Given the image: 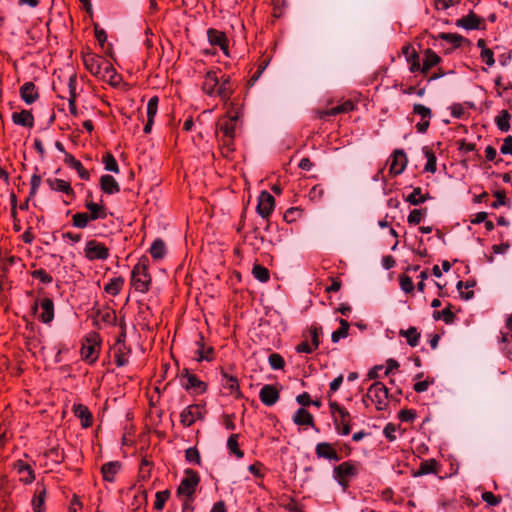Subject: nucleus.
Returning a JSON list of instances; mask_svg holds the SVG:
<instances>
[{
	"mask_svg": "<svg viewBox=\"0 0 512 512\" xmlns=\"http://www.w3.org/2000/svg\"><path fill=\"white\" fill-rule=\"evenodd\" d=\"M239 119L238 113L222 116L216 123V133L219 136L221 154L225 158H231L235 151L236 126Z\"/></svg>",
	"mask_w": 512,
	"mask_h": 512,
	"instance_id": "1",
	"label": "nucleus"
},
{
	"mask_svg": "<svg viewBox=\"0 0 512 512\" xmlns=\"http://www.w3.org/2000/svg\"><path fill=\"white\" fill-rule=\"evenodd\" d=\"M202 90L209 96H219L223 101H228L234 91L230 77L219 68L205 73Z\"/></svg>",
	"mask_w": 512,
	"mask_h": 512,
	"instance_id": "2",
	"label": "nucleus"
},
{
	"mask_svg": "<svg viewBox=\"0 0 512 512\" xmlns=\"http://www.w3.org/2000/svg\"><path fill=\"white\" fill-rule=\"evenodd\" d=\"M95 38L97 39L101 48V55L91 52L88 48L82 51L83 64H97L99 59H103L107 64L117 62V57L114 53L113 47L107 43V34L104 29L95 25Z\"/></svg>",
	"mask_w": 512,
	"mask_h": 512,
	"instance_id": "3",
	"label": "nucleus"
},
{
	"mask_svg": "<svg viewBox=\"0 0 512 512\" xmlns=\"http://www.w3.org/2000/svg\"><path fill=\"white\" fill-rule=\"evenodd\" d=\"M148 267V258L142 257L133 267L131 272V285L136 291L140 293H146L150 288L151 276L148 272Z\"/></svg>",
	"mask_w": 512,
	"mask_h": 512,
	"instance_id": "4",
	"label": "nucleus"
},
{
	"mask_svg": "<svg viewBox=\"0 0 512 512\" xmlns=\"http://www.w3.org/2000/svg\"><path fill=\"white\" fill-rule=\"evenodd\" d=\"M388 395L387 387L382 382L376 381L368 388L362 401L366 407L369 406L368 401H370L375 404L378 411H383L388 407Z\"/></svg>",
	"mask_w": 512,
	"mask_h": 512,
	"instance_id": "5",
	"label": "nucleus"
},
{
	"mask_svg": "<svg viewBox=\"0 0 512 512\" xmlns=\"http://www.w3.org/2000/svg\"><path fill=\"white\" fill-rule=\"evenodd\" d=\"M358 474L359 464L352 460L344 461L333 468V478L343 490L349 487L350 480Z\"/></svg>",
	"mask_w": 512,
	"mask_h": 512,
	"instance_id": "6",
	"label": "nucleus"
},
{
	"mask_svg": "<svg viewBox=\"0 0 512 512\" xmlns=\"http://www.w3.org/2000/svg\"><path fill=\"white\" fill-rule=\"evenodd\" d=\"M433 47L442 49L444 53H451L456 48H459L464 43L470 45L471 42L467 38L457 33H439L433 38Z\"/></svg>",
	"mask_w": 512,
	"mask_h": 512,
	"instance_id": "7",
	"label": "nucleus"
},
{
	"mask_svg": "<svg viewBox=\"0 0 512 512\" xmlns=\"http://www.w3.org/2000/svg\"><path fill=\"white\" fill-rule=\"evenodd\" d=\"M100 338L98 333H91L85 338L81 347V357L92 364L97 361L100 352Z\"/></svg>",
	"mask_w": 512,
	"mask_h": 512,
	"instance_id": "8",
	"label": "nucleus"
},
{
	"mask_svg": "<svg viewBox=\"0 0 512 512\" xmlns=\"http://www.w3.org/2000/svg\"><path fill=\"white\" fill-rule=\"evenodd\" d=\"M184 473L185 477L181 480L177 488V495L186 496L191 500L200 482V476L195 470L189 468L186 469Z\"/></svg>",
	"mask_w": 512,
	"mask_h": 512,
	"instance_id": "9",
	"label": "nucleus"
},
{
	"mask_svg": "<svg viewBox=\"0 0 512 512\" xmlns=\"http://www.w3.org/2000/svg\"><path fill=\"white\" fill-rule=\"evenodd\" d=\"M89 72L113 87H117L122 82V76L116 71L114 66H86Z\"/></svg>",
	"mask_w": 512,
	"mask_h": 512,
	"instance_id": "10",
	"label": "nucleus"
},
{
	"mask_svg": "<svg viewBox=\"0 0 512 512\" xmlns=\"http://www.w3.org/2000/svg\"><path fill=\"white\" fill-rule=\"evenodd\" d=\"M84 255L89 261L106 260L109 257V249L97 240H89L85 245Z\"/></svg>",
	"mask_w": 512,
	"mask_h": 512,
	"instance_id": "11",
	"label": "nucleus"
},
{
	"mask_svg": "<svg viewBox=\"0 0 512 512\" xmlns=\"http://www.w3.org/2000/svg\"><path fill=\"white\" fill-rule=\"evenodd\" d=\"M205 410L199 404H191L187 406L180 414V423L184 427L192 426L197 420H203Z\"/></svg>",
	"mask_w": 512,
	"mask_h": 512,
	"instance_id": "12",
	"label": "nucleus"
},
{
	"mask_svg": "<svg viewBox=\"0 0 512 512\" xmlns=\"http://www.w3.org/2000/svg\"><path fill=\"white\" fill-rule=\"evenodd\" d=\"M413 114L420 117V121L415 126L417 132L421 134L426 133L433 115L431 109L423 104L416 103L413 106Z\"/></svg>",
	"mask_w": 512,
	"mask_h": 512,
	"instance_id": "13",
	"label": "nucleus"
},
{
	"mask_svg": "<svg viewBox=\"0 0 512 512\" xmlns=\"http://www.w3.org/2000/svg\"><path fill=\"white\" fill-rule=\"evenodd\" d=\"M275 208V199L267 191H262L258 196V203L256 206L257 213L263 218L268 220Z\"/></svg>",
	"mask_w": 512,
	"mask_h": 512,
	"instance_id": "14",
	"label": "nucleus"
},
{
	"mask_svg": "<svg viewBox=\"0 0 512 512\" xmlns=\"http://www.w3.org/2000/svg\"><path fill=\"white\" fill-rule=\"evenodd\" d=\"M38 301H35L32 305L31 309L33 313H36L38 310ZM41 313L39 314V319L41 322L48 324L54 318V303L50 298H44L40 302Z\"/></svg>",
	"mask_w": 512,
	"mask_h": 512,
	"instance_id": "15",
	"label": "nucleus"
},
{
	"mask_svg": "<svg viewBox=\"0 0 512 512\" xmlns=\"http://www.w3.org/2000/svg\"><path fill=\"white\" fill-rule=\"evenodd\" d=\"M111 349L113 351L115 364L118 367L126 366L129 363L132 350L126 342L115 341Z\"/></svg>",
	"mask_w": 512,
	"mask_h": 512,
	"instance_id": "16",
	"label": "nucleus"
},
{
	"mask_svg": "<svg viewBox=\"0 0 512 512\" xmlns=\"http://www.w3.org/2000/svg\"><path fill=\"white\" fill-rule=\"evenodd\" d=\"M85 208L88 210V216L91 221L103 220L107 218L106 208L101 203H95L92 200V193L89 192L85 198Z\"/></svg>",
	"mask_w": 512,
	"mask_h": 512,
	"instance_id": "17",
	"label": "nucleus"
},
{
	"mask_svg": "<svg viewBox=\"0 0 512 512\" xmlns=\"http://www.w3.org/2000/svg\"><path fill=\"white\" fill-rule=\"evenodd\" d=\"M456 26L466 30H483L485 29V20L471 10L466 16L456 21Z\"/></svg>",
	"mask_w": 512,
	"mask_h": 512,
	"instance_id": "18",
	"label": "nucleus"
},
{
	"mask_svg": "<svg viewBox=\"0 0 512 512\" xmlns=\"http://www.w3.org/2000/svg\"><path fill=\"white\" fill-rule=\"evenodd\" d=\"M207 37L211 46H218L226 56H229V41L224 32L217 30L215 28H209L207 30Z\"/></svg>",
	"mask_w": 512,
	"mask_h": 512,
	"instance_id": "19",
	"label": "nucleus"
},
{
	"mask_svg": "<svg viewBox=\"0 0 512 512\" xmlns=\"http://www.w3.org/2000/svg\"><path fill=\"white\" fill-rule=\"evenodd\" d=\"M407 156L401 149H396L390 159L389 173L392 175H400L407 166Z\"/></svg>",
	"mask_w": 512,
	"mask_h": 512,
	"instance_id": "20",
	"label": "nucleus"
},
{
	"mask_svg": "<svg viewBox=\"0 0 512 512\" xmlns=\"http://www.w3.org/2000/svg\"><path fill=\"white\" fill-rule=\"evenodd\" d=\"M259 398L264 405L271 407L279 400L280 392L274 385L266 384L261 388Z\"/></svg>",
	"mask_w": 512,
	"mask_h": 512,
	"instance_id": "21",
	"label": "nucleus"
},
{
	"mask_svg": "<svg viewBox=\"0 0 512 512\" xmlns=\"http://www.w3.org/2000/svg\"><path fill=\"white\" fill-rule=\"evenodd\" d=\"M13 469L20 475L19 480L24 484H31L35 480L33 468L23 460L15 461Z\"/></svg>",
	"mask_w": 512,
	"mask_h": 512,
	"instance_id": "22",
	"label": "nucleus"
},
{
	"mask_svg": "<svg viewBox=\"0 0 512 512\" xmlns=\"http://www.w3.org/2000/svg\"><path fill=\"white\" fill-rule=\"evenodd\" d=\"M315 454L318 458L327 459L329 461L338 462L341 456L335 448L328 442H320L315 447Z\"/></svg>",
	"mask_w": 512,
	"mask_h": 512,
	"instance_id": "23",
	"label": "nucleus"
},
{
	"mask_svg": "<svg viewBox=\"0 0 512 512\" xmlns=\"http://www.w3.org/2000/svg\"><path fill=\"white\" fill-rule=\"evenodd\" d=\"M333 423L335 425V429L339 435L346 436L351 432V416L350 413L344 409L337 416H334Z\"/></svg>",
	"mask_w": 512,
	"mask_h": 512,
	"instance_id": "24",
	"label": "nucleus"
},
{
	"mask_svg": "<svg viewBox=\"0 0 512 512\" xmlns=\"http://www.w3.org/2000/svg\"><path fill=\"white\" fill-rule=\"evenodd\" d=\"M197 349L195 354L197 355V362L212 361L214 359V348L212 346H206L204 342V336L202 333L198 334V340L196 341Z\"/></svg>",
	"mask_w": 512,
	"mask_h": 512,
	"instance_id": "25",
	"label": "nucleus"
},
{
	"mask_svg": "<svg viewBox=\"0 0 512 512\" xmlns=\"http://www.w3.org/2000/svg\"><path fill=\"white\" fill-rule=\"evenodd\" d=\"M47 496V489L44 483L38 482L36 484L34 496L31 501V505L34 512L45 511V500Z\"/></svg>",
	"mask_w": 512,
	"mask_h": 512,
	"instance_id": "26",
	"label": "nucleus"
},
{
	"mask_svg": "<svg viewBox=\"0 0 512 512\" xmlns=\"http://www.w3.org/2000/svg\"><path fill=\"white\" fill-rule=\"evenodd\" d=\"M355 109V104L351 100H346L342 104L337 105L328 110L317 111V117L319 119H326L329 116H335L342 113H348Z\"/></svg>",
	"mask_w": 512,
	"mask_h": 512,
	"instance_id": "27",
	"label": "nucleus"
},
{
	"mask_svg": "<svg viewBox=\"0 0 512 512\" xmlns=\"http://www.w3.org/2000/svg\"><path fill=\"white\" fill-rule=\"evenodd\" d=\"M76 83H77V77L76 73L72 72L68 75V88H69V112L72 116L77 117L78 116V110L76 107Z\"/></svg>",
	"mask_w": 512,
	"mask_h": 512,
	"instance_id": "28",
	"label": "nucleus"
},
{
	"mask_svg": "<svg viewBox=\"0 0 512 512\" xmlns=\"http://www.w3.org/2000/svg\"><path fill=\"white\" fill-rule=\"evenodd\" d=\"M46 183L53 191L62 192L71 199L75 197V192L68 181L59 178H48Z\"/></svg>",
	"mask_w": 512,
	"mask_h": 512,
	"instance_id": "29",
	"label": "nucleus"
},
{
	"mask_svg": "<svg viewBox=\"0 0 512 512\" xmlns=\"http://www.w3.org/2000/svg\"><path fill=\"white\" fill-rule=\"evenodd\" d=\"M72 410L74 415L80 419L81 426L83 428H89L92 426L93 416L86 405L81 403L74 404Z\"/></svg>",
	"mask_w": 512,
	"mask_h": 512,
	"instance_id": "30",
	"label": "nucleus"
},
{
	"mask_svg": "<svg viewBox=\"0 0 512 512\" xmlns=\"http://www.w3.org/2000/svg\"><path fill=\"white\" fill-rule=\"evenodd\" d=\"M222 386L229 391L230 394H234L237 398L241 397V391L237 377L230 375L225 370H221Z\"/></svg>",
	"mask_w": 512,
	"mask_h": 512,
	"instance_id": "31",
	"label": "nucleus"
},
{
	"mask_svg": "<svg viewBox=\"0 0 512 512\" xmlns=\"http://www.w3.org/2000/svg\"><path fill=\"white\" fill-rule=\"evenodd\" d=\"M100 188L105 194L113 195L120 192V185L116 179L109 174L102 175L100 178Z\"/></svg>",
	"mask_w": 512,
	"mask_h": 512,
	"instance_id": "32",
	"label": "nucleus"
},
{
	"mask_svg": "<svg viewBox=\"0 0 512 512\" xmlns=\"http://www.w3.org/2000/svg\"><path fill=\"white\" fill-rule=\"evenodd\" d=\"M20 96L22 100L26 104H32L39 98V93L37 92L35 85L33 82H26L20 88Z\"/></svg>",
	"mask_w": 512,
	"mask_h": 512,
	"instance_id": "33",
	"label": "nucleus"
},
{
	"mask_svg": "<svg viewBox=\"0 0 512 512\" xmlns=\"http://www.w3.org/2000/svg\"><path fill=\"white\" fill-rule=\"evenodd\" d=\"M12 121L14 124L32 128L34 125V116L29 110H22L12 114Z\"/></svg>",
	"mask_w": 512,
	"mask_h": 512,
	"instance_id": "34",
	"label": "nucleus"
},
{
	"mask_svg": "<svg viewBox=\"0 0 512 512\" xmlns=\"http://www.w3.org/2000/svg\"><path fill=\"white\" fill-rule=\"evenodd\" d=\"M181 386L187 391L193 390L197 393H204L207 390V384L194 374L182 382Z\"/></svg>",
	"mask_w": 512,
	"mask_h": 512,
	"instance_id": "35",
	"label": "nucleus"
},
{
	"mask_svg": "<svg viewBox=\"0 0 512 512\" xmlns=\"http://www.w3.org/2000/svg\"><path fill=\"white\" fill-rule=\"evenodd\" d=\"M64 162L71 168L75 169L81 179L88 180L90 178L89 171L85 169L82 163L70 153H66Z\"/></svg>",
	"mask_w": 512,
	"mask_h": 512,
	"instance_id": "36",
	"label": "nucleus"
},
{
	"mask_svg": "<svg viewBox=\"0 0 512 512\" xmlns=\"http://www.w3.org/2000/svg\"><path fill=\"white\" fill-rule=\"evenodd\" d=\"M121 463L119 461H111L102 465L101 473L103 479L107 482H113L115 475L120 471Z\"/></svg>",
	"mask_w": 512,
	"mask_h": 512,
	"instance_id": "37",
	"label": "nucleus"
},
{
	"mask_svg": "<svg viewBox=\"0 0 512 512\" xmlns=\"http://www.w3.org/2000/svg\"><path fill=\"white\" fill-rule=\"evenodd\" d=\"M293 421L295 424L300 425V426L307 425V426L314 427L313 415L303 407L299 408L295 412V414L293 416Z\"/></svg>",
	"mask_w": 512,
	"mask_h": 512,
	"instance_id": "38",
	"label": "nucleus"
},
{
	"mask_svg": "<svg viewBox=\"0 0 512 512\" xmlns=\"http://www.w3.org/2000/svg\"><path fill=\"white\" fill-rule=\"evenodd\" d=\"M399 335L401 337H404L406 339V342L411 347H416L419 344L421 334L417 331L416 327H409L408 329L404 330L401 329L399 331Z\"/></svg>",
	"mask_w": 512,
	"mask_h": 512,
	"instance_id": "39",
	"label": "nucleus"
},
{
	"mask_svg": "<svg viewBox=\"0 0 512 512\" xmlns=\"http://www.w3.org/2000/svg\"><path fill=\"white\" fill-rule=\"evenodd\" d=\"M149 253L151 257L155 260H161L165 257L167 253L166 245L164 241L160 238H157L151 244L149 249Z\"/></svg>",
	"mask_w": 512,
	"mask_h": 512,
	"instance_id": "40",
	"label": "nucleus"
},
{
	"mask_svg": "<svg viewBox=\"0 0 512 512\" xmlns=\"http://www.w3.org/2000/svg\"><path fill=\"white\" fill-rule=\"evenodd\" d=\"M124 283L125 280L123 277H114L104 286V291L111 296H116L122 290Z\"/></svg>",
	"mask_w": 512,
	"mask_h": 512,
	"instance_id": "41",
	"label": "nucleus"
},
{
	"mask_svg": "<svg viewBox=\"0 0 512 512\" xmlns=\"http://www.w3.org/2000/svg\"><path fill=\"white\" fill-rule=\"evenodd\" d=\"M430 195L427 193L425 195L422 194L421 187H415L407 197H405V201L410 203L411 205H420L424 203L426 200L430 199Z\"/></svg>",
	"mask_w": 512,
	"mask_h": 512,
	"instance_id": "42",
	"label": "nucleus"
},
{
	"mask_svg": "<svg viewBox=\"0 0 512 512\" xmlns=\"http://www.w3.org/2000/svg\"><path fill=\"white\" fill-rule=\"evenodd\" d=\"M422 151H423L425 157L427 158V162L424 167V171L432 173V174L435 173L437 170V166H436L437 158H436L435 153L428 146H424Z\"/></svg>",
	"mask_w": 512,
	"mask_h": 512,
	"instance_id": "43",
	"label": "nucleus"
},
{
	"mask_svg": "<svg viewBox=\"0 0 512 512\" xmlns=\"http://www.w3.org/2000/svg\"><path fill=\"white\" fill-rule=\"evenodd\" d=\"M437 461L435 459H428L422 461L417 472L414 474L415 476H422L427 474H432L437 472Z\"/></svg>",
	"mask_w": 512,
	"mask_h": 512,
	"instance_id": "44",
	"label": "nucleus"
},
{
	"mask_svg": "<svg viewBox=\"0 0 512 512\" xmlns=\"http://www.w3.org/2000/svg\"><path fill=\"white\" fill-rule=\"evenodd\" d=\"M511 115L508 110H501L495 118V123L498 129L502 132H507L510 129Z\"/></svg>",
	"mask_w": 512,
	"mask_h": 512,
	"instance_id": "45",
	"label": "nucleus"
},
{
	"mask_svg": "<svg viewBox=\"0 0 512 512\" xmlns=\"http://www.w3.org/2000/svg\"><path fill=\"white\" fill-rule=\"evenodd\" d=\"M340 327L332 332L331 340L333 343H337L340 339L346 338L348 336L349 331V322L345 319H339Z\"/></svg>",
	"mask_w": 512,
	"mask_h": 512,
	"instance_id": "46",
	"label": "nucleus"
},
{
	"mask_svg": "<svg viewBox=\"0 0 512 512\" xmlns=\"http://www.w3.org/2000/svg\"><path fill=\"white\" fill-rule=\"evenodd\" d=\"M239 434H231L227 440V448L237 458H243L244 452L239 447Z\"/></svg>",
	"mask_w": 512,
	"mask_h": 512,
	"instance_id": "47",
	"label": "nucleus"
},
{
	"mask_svg": "<svg viewBox=\"0 0 512 512\" xmlns=\"http://www.w3.org/2000/svg\"><path fill=\"white\" fill-rule=\"evenodd\" d=\"M401 52L405 56L408 64H420L419 55L411 44L404 45L401 49Z\"/></svg>",
	"mask_w": 512,
	"mask_h": 512,
	"instance_id": "48",
	"label": "nucleus"
},
{
	"mask_svg": "<svg viewBox=\"0 0 512 512\" xmlns=\"http://www.w3.org/2000/svg\"><path fill=\"white\" fill-rule=\"evenodd\" d=\"M44 456L54 464H60L64 461V452L59 446L50 448L44 453Z\"/></svg>",
	"mask_w": 512,
	"mask_h": 512,
	"instance_id": "49",
	"label": "nucleus"
},
{
	"mask_svg": "<svg viewBox=\"0 0 512 512\" xmlns=\"http://www.w3.org/2000/svg\"><path fill=\"white\" fill-rule=\"evenodd\" d=\"M90 218L87 212H77L72 216V224L74 227L84 229L88 226Z\"/></svg>",
	"mask_w": 512,
	"mask_h": 512,
	"instance_id": "50",
	"label": "nucleus"
},
{
	"mask_svg": "<svg viewBox=\"0 0 512 512\" xmlns=\"http://www.w3.org/2000/svg\"><path fill=\"white\" fill-rule=\"evenodd\" d=\"M102 163L104 164L105 170L119 173V166L115 159V157L112 155V153L107 152L102 158Z\"/></svg>",
	"mask_w": 512,
	"mask_h": 512,
	"instance_id": "51",
	"label": "nucleus"
},
{
	"mask_svg": "<svg viewBox=\"0 0 512 512\" xmlns=\"http://www.w3.org/2000/svg\"><path fill=\"white\" fill-rule=\"evenodd\" d=\"M252 274L255 279H257L258 281H260L262 283L267 282L270 277L269 270L266 267L259 265V264H255L253 266Z\"/></svg>",
	"mask_w": 512,
	"mask_h": 512,
	"instance_id": "52",
	"label": "nucleus"
},
{
	"mask_svg": "<svg viewBox=\"0 0 512 512\" xmlns=\"http://www.w3.org/2000/svg\"><path fill=\"white\" fill-rule=\"evenodd\" d=\"M427 211V208L413 209L407 217V222L409 225H418L423 217L426 216Z\"/></svg>",
	"mask_w": 512,
	"mask_h": 512,
	"instance_id": "53",
	"label": "nucleus"
},
{
	"mask_svg": "<svg viewBox=\"0 0 512 512\" xmlns=\"http://www.w3.org/2000/svg\"><path fill=\"white\" fill-rule=\"evenodd\" d=\"M170 492L168 490L158 491L155 495L153 508L156 511H161L164 508L165 502L168 500Z\"/></svg>",
	"mask_w": 512,
	"mask_h": 512,
	"instance_id": "54",
	"label": "nucleus"
},
{
	"mask_svg": "<svg viewBox=\"0 0 512 512\" xmlns=\"http://www.w3.org/2000/svg\"><path fill=\"white\" fill-rule=\"evenodd\" d=\"M308 332L311 338V345H313L315 349H318L320 345V334L322 333V327L313 324L308 328Z\"/></svg>",
	"mask_w": 512,
	"mask_h": 512,
	"instance_id": "55",
	"label": "nucleus"
},
{
	"mask_svg": "<svg viewBox=\"0 0 512 512\" xmlns=\"http://www.w3.org/2000/svg\"><path fill=\"white\" fill-rule=\"evenodd\" d=\"M268 362L273 370H280L285 366V360L279 353L270 354L268 357Z\"/></svg>",
	"mask_w": 512,
	"mask_h": 512,
	"instance_id": "56",
	"label": "nucleus"
},
{
	"mask_svg": "<svg viewBox=\"0 0 512 512\" xmlns=\"http://www.w3.org/2000/svg\"><path fill=\"white\" fill-rule=\"evenodd\" d=\"M185 459L189 463L201 465V456L196 447H190L185 450Z\"/></svg>",
	"mask_w": 512,
	"mask_h": 512,
	"instance_id": "57",
	"label": "nucleus"
},
{
	"mask_svg": "<svg viewBox=\"0 0 512 512\" xmlns=\"http://www.w3.org/2000/svg\"><path fill=\"white\" fill-rule=\"evenodd\" d=\"M158 102L159 98L157 96H153L149 99L147 103V119L154 120L158 110Z\"/></svg>",
	"mask_w": 512,
	"mask_h": 512,
	"instance_id": "58",
	"label": "nucleus"
},
{
	"mask_svg": "<svg viewBox=\"0 0 512 512\" xmlns=\"http://www.w3.org/2000/svg\"><path fill=\"white\" fill-rule=\"evenodd\" d=\"M303 210L297 208V207H291L287 209L283 215V219L287 223H292L297 220V218L301 217Z\"/></svg>",
	"mask_w": 512,
	"mask_h": 512,
	"instance_id": "59",
	"label": "nucleus"
},
{
	"mask_svg": "<svg viewBox=\"0 0 512 512\" xmlns=\"http://www.w3.org/2000/svg\"><path fill=\"white\" fill-rule=\"evenodd\" d=\"M399 284H400L401 289L405 293H412L414 291V285H413L412 278L406 274H402L399 276Z\"/></svg>",
	"mask_w": 512,
	"mask_h": 512,
	"instance_id": "60",
	"label": "nucleus"
},
{
	"mask_svg": "<svg viewBox=\"0 0 512 512\" xmlns=\"http://www.w3.org/2000/svg\"><path fill=\"white\" fill-rule=\"evenodd\" d=\"M31 276L34 279L40 280L44 284H50L53 281L52 276L48 274L44 269H36L32 271Z\"/></svg>",
	"mask_w": 512,
	"mask_h": 512,
	"instance_id": "61",
	"label": "nucleus"
},
{
	"mask_svg": "<svg viewBox=\"0 0 512 512\" xmlns=\"http://www.w3.org/2000/svg\"><path fill=\"white\" fill-rule=\"evenodd\" d=\"M325 194L323 185L316 184L309 191V197L312 201H320Z\"/></svg>",
	"mask_w": 512,
	"mask_h": 512,
	"instance_id": "62",
	"label": "nucleus"
},
{
	"mask_svg": "<svg viewBox=\"0 0 512 512\" xmlns=\"http://www.w3.org/2000/svg\"><path fill=\"white\" fill-rule=\"evenodd\" d=\"M481 498L490 506H497L501 502V497L493 494L490 491L482 493Z\"/></svg>",
	"mask_w": 512,
	"mask_h": 512,
	"instance_id": "63",
	"label": "nucleus"
},
{
	"mask_svg": "<svg viewBox=\"0 0 512 512\" xmlns=\"http://www.w3.org/2000/svg\"><path fill=\"white\" fill-rule=\"evenodd\" d=\"M441 58L438 56L436 52L432 49L428 48L425 50V58L423 59L422 64H438Z\"/></svg>",
	"mask_w": 512,
	"mask_h": 512,
	"instance_id": "64",
	"label": "nucleus"
}]
</instances>
